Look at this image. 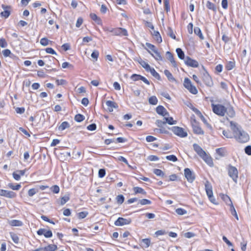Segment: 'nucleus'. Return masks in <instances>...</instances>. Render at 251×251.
I'll list each match as a JSON object with an SVG mask.
<instances>
[{"label":"nucleus","mask_w":251,"mask_h":251,"mask_svg":"<svg viewBox=\"0 0 251 251\" xmlns=\"http://www.w3.org/2000/svg\"><path fill=\"white\" fill-rule=\"evenodd\" d=\"M164 4V9L167 12L170 10V0H163Z\"/></svg>","instance_id":"46"},{"label":"nucleus","mask_w":251,"mask_h":251,"mask_svg":"<svg viewBox=\"0 0 251 251\" xmlns=\"http://www.w3.org/2000/svg\"><path fill=\"white\" fill-rule=\"evenodd\" d=\"M216 153L221 156H225L224 149V148H218L216 150Z\"/></svg>","instance_id":"58"},{"label":"nucleus","mask_w":251,"mask_h":251,"mask_svg":"<svg viewBox=\"0 0 251 251\" xmlns=\"http://www.w3.org/2000/svg\"><path fill=\"white\" fill-rule=\"evenodd\" d=\"M96 128L97 125L95 123L91 124L87 127V129L90 131H94L96 129Z\"/></svg>","instance_id":"59"},{"label":"nucleus","mask_w":251,"mask_h":251,"mask_svg":"<svg viewBox=\"0 0 251 251\" xmlns=\"http://www.w3.org/2000/svg\"><path fill=\"white\" fill-rule=\"evenodd\" d=\"M99 55V52L97 50H94L91 53V56L92 57V58L95 59V60H97Z\"/></svg>","instance_id":"54"},{"label":"nucleus","mask_w":251,"mask_h":251,"mask_svg":"<svg viewBox=\"0 0 251 251\" xmlns=\"http://www.w3.org/2000/svg\"><path fill=\"white\" fill-rule=\"evenodd\" d=\"M42 251H55L57 249L56 245L50 244L47 247L41 248Z\"/></svg>","instance_id":"18"},{"label":"nucleus","mask_w":251,"mask_h":251,"mask_svg":"<svg viewBox=\"0 0 251 251\" xmlns=\"http://www.w3.org/2000/svg\"><path fill=\"white\" fill-rule=\"evenodd\" d=\"M171 129L175 134L180 137L184 138L187 137L188 135L187 132L185 131L182 127L175 126L172 127Z\"/></svg>","instance_id":"5"},{"label":"nucleus","mask_w":251,"mask_h":251,"mask_svg":"<svg viewBox=\"0 0 251 251\" xmlns=\"http://www.w3.org/2000/svg\"><path fill=\"white\" fill-rule=\"evenodd\" d=\"M184 236L187 238H191L195 236V234L192 232H187L184 234Z\"/></svg>","instance_id":"62"},{"label":"nucleus","mask_w":251,"mask_h":251,"mask_svg":"<svg viewBox=\"0 0 251 251\" xmlns=\"http://www.w3.org/2000/svg\"><path fill=\"white\" fill-rule=\"evenodd\" d=\"M165 75L167 77L168 79L171 82L176 81V79L174 78L172 74L168 70H165L164 71Z\"/></svg>","instance_id":"23"},{"label":"nucleus","mask_w":251,"mask_h":251,"mask_svg":"<svg viewBox=\"0 0 251 251\" xmlns=\"http://www.w3.org/2000/svg\"><path fill=\"white\" fill-rule=\"evenodd\" d=\"M193 111H194L198 116H199L201 118V120L202 121V122L205 125H206L207 127L211 128H212L211 125H209L207 122L206 120L205 119V118L204 117V116L202 115V114H201V113L199 109H198L197 108H194V109H193Z\"/></svg>","instance_id":"16"},{"label":"nucleus","mask_w":251,"mask_h":251,"mask_svg":"<svg viewBox=\"0 0 251 251\" xmlns=\"http://www.w3.org/2000/svg\"><path fill=\"white\" fill-rule=\"evenodd\" d=\"M1 7L4 10V11L0 13V15L1 17H4L5 19L7 18L11 13V6L9 5H6L4 4H2Z\"/></svg>","instance_id":"12"},{"label":"nucleus","mask_w":251,"mask_h":251,"mask_svg":"<svg viewBox=\"0 0 251 251\" xmlns=\"http://www.w3.org/2000/svg\"><path fill=\"white\" fill-rule=\"evenodd\" d=\"M222 199L228 205H231L232 204V202L230 198L227 195L225 194H222L221 195Z\"/></svg>","instance_id":"28"},{"label":"nucleus","mask_w":251,"mask_h":251,"mask_svg":"<svg viewBox=\"0 0 251 251\" xmlns=\"http://www.w3.org/2000/svg\"><path fill=\"white\" fill-rule=\"evenodd\" d=\"M105 30H108L112 33L113 35L127 36L128 35L127 30L123 28H118L109 30L108 28H104Z\"/></svg>","instance_id":"6"},{"label":"nucleus","mask_w":251,"mask_h":251,"mask_svg":"<svg viewBox=\"0 0 251 251\" xmlns=\"http://www.w3.org/2000/svg\"><path fill=\"white\" fill-rule=\"evenodd\" d=\"M176 52L177 53L178 57L180 59H181V60H182V59L185 60V57H186L185 56L184 52L181 49H180V48H177L176 49Z\"/></svg>","instance_id":"26"},{"label":"nucleus","mask_w":251,"mask_h":251,"mask_svg":"<svg viewBox=\"0 0 251 251\" xmlns=\"http://www.w3.org/2000/svg\"><path fill=\"white\" fill-rule=\"evenodd\" d=\"M139 63L147 72H149V70L151 68L149 64L146 63L145 61L141 60V61L139 62Z\"/></svg>","instance_id":"38"},{"label":"nucleus","mask_w":251,"mask_h":251,"mask_svg":"<svg viewBox=\"0 0 251 251\" xmlns=\"http://www.w3.org/2000/svg\"><path fill=\"white\" fill-rule=\"evenodd\" d=\"M201 158H202L205 162L208 164L209 166H211L213 165V160L212 158L209 156L208 154H206L205 152V155H202L201 157Z\"/></svg>","instance_id":"19"},{"label":"nucleus","mask_w":251,"mask_h":251,"mask_svg":"<svg viewBox=\"0 0 251 251\" xmlns=\"http://www.w3.org/2000/svg\"><path fill=\"white\" fill-rule=\"evenodd\" d=\"M184 63L187 66L189 67L193 68H197L199 67L198 62L197 60L191 58L188 56H187L185 57Z\"/></svg>","instance_id":"10"},{"label":"nucleus","mask_w":251,"mask_h":251,"mask_svg":"<svg viewBox=\"0 0 251 251\" xmlns=\"http://www.w3.org/2000/svg\"><path fill=\"white\" fill-rule=\"evenodd\" d=\"M69 124L67 122H63L61 123V124L58 126V130L60 131L64 130L67 127H69Z\"/></svg>","instance_id":"35"},{"label":"nucleus","mask_w":251,"mask_h":251,"mask_svg":"<svg viewBox=\"0 0 251 251\" xmlns=\"http://www.w3.org/2000/svg\"><path fill=\"white\" fill-rule=\"evenodd\" d=\"M149 102L150 104L151 105H156L157 104L158 100L156 96H152L149 98Z\"/></svg>","instance_id":"33"},{"label":"nucleus","mask_w":251,"mask_h":251,"mask_svg":"<svg viewBox=\"0 0 251 251\" xmlns=\"http://www.w3.org/2000/svg\"><path fill=\"white\" fill-rule=\"evenodd\" d=\"M245 153L248 155H251V146L248 145L246 146L244 149Z\"/></svg>","instance_id":"64"},{"label":"nucleus","mask_w":251,"mask_h":251,"mask_svg":"<svg viewBox=\"0 0 251 251\" xmlns=\"http://www.w3.org/2000/svg\"><path fill=\"white\" fill-rule=\"evenodd\" d=\"M90 16L91 19L94 21L98 25H100L102 24L101 20L95 13H91Z\"/></svg>","instance_id":"21"},{"label":"nucleus","mask_w":251,"mask_h":251,"mask_svg":"<svg viewBox=\"0 0 251 251\" xmlns=\"http://www.w3.org/2000/svg\"><path fill=\"white\" fill-rule=\"evenodd\" d=\"M206 6L208 9L212 10L214 12H216L217 11L216 5L209 0L207 1Z\"/></svg>","instance_id":"25"},{"label":"nucleus","mask_w":251,"mask_h":251,"mask_svg":"<svg viewBox=\"0 0 251 251\" xmlns=\"http://www.w3.org/2000/svg\"><path fill=\"white\" fill-rule=\"evenodd\" d=\"M205 189L209 201L213 203H216V200L213 195L212 187L208 181L205 183Z\"/></svg>","instance_id":"4"},{"label":"nucleus","mask_w":251,"mask_h":251,"mask_svg":"<svg viewBox=\"0 0 251 251\" xmlns=\"http://www.w3.org/2000/svg\"><path fill=\"white\" fill-rule=\"evenodd\" d=\"M230 210L231 214L233 216H234L237 220H238V217L237 212L236 211V210H235L233 204H231V205H230Z\"/></svg>","instance_id":"42"},{"label":"nucleus","mask_w":251,"mask_h":251,"mask_svg":"<svg viewBox=\"0 0 251 251\" xmlns=\"http://www.w3.org/2000/svg\"><path fill=\"white\" fill-rule=\"evenodd\" d=\"M106 105L108 107H112L113 108H118V104L116 102L111 101V100H107L106 101Z\"/></svg>","instance_id":"36"},{"label":"nucleus","mask_w":251,"mask_h":251,"mask_svg":"<svg viewBox=\"0 0 251 251\" xmlns=\"http://www.w3.org/2000/svg\"><path fill=\"white\" fill-rule=\"evenodd\" d=\"M38 191L34 188L30 189L28 191V195L30 197L33 196L35 195Z\"/></svg>","instance_id":"63"},{"label":"nucleus","mask_w":251,"mask_h":251,"mask_svg":"<svg viewBox=\"0 0 251 251\" xmlns=\"http://www.w3.org/2000/svg\"><path fill=\"white\" fill-rule=\"evenodd\" d=\"M235 67V63L232 61H229L226 65V69L227 70H231Z\"/></svg>","instance_id":"50"},{"label":"nucleus","mask_w":251,"mask_h":251,"mask_svg":"<svg viewBox=\"0 0 251 251\" xmlns=\"http://www.w3.org/2000/svg\"><path fill=\"white\" fill-rule=\"evenodd\" d=\"M230 126L233 132V137L237 142L244 143L249 140V134L241 126H238L236 123L231 121Z\"/></svg>","instance_id":"1"},{"label":"nucleus","mask_w":251,"mask_h":251,"mask_svg":"<svg viewBox=\"0 0 251 251\" xmlns=\"http://www.w3.org/2000/svg\"><path fill=\"white\" fill-rule=\"evenodd\" d=\"M51 191L57 194L59 192L60 188L58 185H55L52 186L50 188Z\"/></svg>","instance_id":"55"},{"label":"nucleus","mask_w":251,"mask_h":251,"mask_svg":"<svg viewBox=\"0 0 251 251\" xmlns=\"http://www.w3.org/2000/svg\"><path fill=\"white\" fill-rule=\"evenodd\" d=\"M117 202L118 204H121L125 200V197L123 195H119L116 197Z\"/></svg>","instance_id":"45"},{"label":"nucleus","mask_w":251,"mask_h":251,"mask_svg":"<svg viewBox=\"0 0 251 251\" xmlns=\"http://www.w3.org/2000/svg\"><path fill=\"white\" fill-rule=\"evenodd\" d=\"M10 236L13 240V241L15 243V244H18L19 242V237L17 236V235L14 233H13V232H10Z\"/></svg>","instance_id":"37"},{"label":"nucleus","mask_w":251,"mask_h":251,"mask_svg":"<svg viewBox=\"0 0 251 251\" xmlns=\"http://www.w3.org/2000/svg\"><path fill=\"white\" fill-rule=\"evenodd\" d=\"M194 33L195 34L199 36L201 39L203 40L204 39V36L202 34L201 31L199 27H195L194 28Z\"/></svg>","instance_id":"31"},{"label":"nucleus","mask_w":251,"mask_h":251,"mask_svg":"<svg viewBox=\"0 0 251 251\" xmlns=\"http://www.w3.org/2000/svg\"><path fill=\"white\" fill-rule=\"evenodd\" d=\"M0 46L1 48H6L7 46V43L5 39L3 38L0 39Z\"/></svg>","instance_id":"56"},{"label":"nucleus","mask_w":251,"mask_h":251,"mask_svg":"<svg viewBox=\"0 0 251 251\" xmlns=\"http://www.w3.org/2000/svg\"><path fill=\"white\" fill-rule=\"evenodd\" d=\"M141 77V75L136 74H134L131 75V76L130 77V78L133 81H138V80H140Z\"/></svg>","instance_id":"51"},{"label":"nucleus","mask_w":251,"mask_h":251,"mask_svg":"<svg viewBox=\"0 0 251 251\" xmlns=\"http://www.w3.org/2000/svg\"><path fill=\"white\" fill-rule=\"evenodd\" d=\"M166 158L167 160L172 161L173 162H176L177 161L176 156L173 154L166 156Z\"/></svg>","instance_id":"49"},{"label":"nucleus","mask_w":251,"mask_h":251,"mask_svg":"<svg viewBox=\"0 0 251 251\" xmlns=\"http://www.w3.org/2000/svg\"><path fill=\"white\" fill-rule=\"evenodd\" d=\"M138 203L143 205L147 204H151V201L148 199H143L142 200H139L138 201Z\"/></svg>","instance_id":"41"},{"label":"nucleus","mask_w":251,"mask_h":251,"mask_svg":"<svg viewBox=\"0 0 251 251\" xmlns=\"http://www.w3.org/2000/svg\"><path fill=\"white\" fill-rule=\"evenodd\" d=\"M226 113L227 115L230 118H233L235 115V112L233 107L230 105L226 107Z\"/></svg>","instance_id":"17"},{"label":"nucleus","mask_w":251,"mask_h":251,"mask_svg":"<svg viewBox=\"0 0 251 251\" xmlns=\"http://www.w3.org/2000/svg\"><path fill=\"white\" fill-rule=\"evenodd\" d=\"M168 35L170 37H171L172 39L176 40V36L175 34L174 33L172 28L171 27H168Z\"/></svg>","instance_id":"47"},{"label":"nucleus","mask_w":251,"mask_h":251,"mask_svg":"<svg viewBox=\"0 0 251 251\" xmlns=\"http://www.w3.org/2000/svg\"><path fill=\"white\" fill-rule=\"evenodd\" d=\"M98 175L100 178L103 177L105 175V170L104 169H100L99 170Z\"/></svg>","instance_id":"60"},{"label":"nucleus","mask_w":251,"mask_h":251,"mask_svg":"<svg viewBox=\"0 0 251 251\" xmlns=\"http://www.w3.org/2000/svg\"><path fill=\"white\" fill-rule=\"evenodd\" d=\"M187 89L189 91L193 94L195 95L198 93V90H197L196 87L193 85H191L188 88H187Z\"/></svg>","instance_id":"40"},{"label":"nucleus","mask_w":251,"mask_h":251,"mask_svg":"<svg viewBox=\"0 0 251 251\" xmlns=\"http://www.w3.org/2000/svg\"><path fill=\"white\" fill-rule=\"evenodd\" d=\"M202 80L206 86L208 87H212L213 86V82L212 78L206 71L203 74Z\"/></svg>","instance_id":"11"},{"label":"nucleus","mask_w":251,"mask_h":251,"mask_svg":"<svg viewBox=\"0 0 251 251\" xmlns=\"http://www.w3.org/2000/svg\"><path fill=\"white\" fill-rule=\"evenodd\" d=\"M166 111V109L162 105H158L156 108V113L161 116L163 115V113Z\"/></svg>","instance_id":"30"},{"label":"nucleus","mask_w":251,"mask_h":251,"mask_svg":"<svg viewBox=\"0 0 251 251\" xmlns=\"http://www.w3.org/2000/svg\"><path fill=\"white\" fill-rule=\"evenodd\" d=\"M133 190L135 194H141L145 196L147 195V192L141 187H134Z\"/></svg>","instance_id":"24"},{"label":"nucleus","mask_w":251,"mask_h":251,"mask_svg":"<svg viewBox=\"0 0 251 251\" xmlns=\"http://www.w3.org/2000/svg\"><path fill=\"white\" fill-rule=\"evenodd\" d=\"M9 224L11 226H20L23 225V223L20 220H12L9 222Z\"/></svg>","instance_id":"29"},{"label":"nucleus","mask_w":251,"mask_h":251,"mask_svg":"<svg viewBox=\"0 0 251 251\" xmlns=\"http://www.w3.org/2000/svg\"><path fill=\"white\" fill-rule=\"evenodd\" d=\"M148 52L151 55V56L157 61H162L163 58L161 55L160 53L157 51H156L155 53L153 54L151 52L150 50H148Z\"/></svg>","instance_id":"27"},{"label":"nucleus","mask_w":251,"mask_h":251,"mask_svg":"<svg viewBox=\"0 0 251 251\" xmlns=\"http://www.w3.org/2000/svg\"><path fill=\"white\" fill-rule=\"evenodd\" d=\"M191 125L193 128V132L198 135L204 134V131L199 126V124L197 122L196 120L194 119L191 122Z\"/></svg>","instance_id":"7"},{"label":"nucleus","mask_w":251,"mask_h":251,"mask_svg":"<svg viewBox=\"0 0 251 251\" xmlns=\"http://www.w3.org/2000/svg\"><path fill=\"white\" fill-rule=\"evenodd\" d=\"M228 175L232 179L233 181L237 183L238 177V172L235 167L229 165L228 166Z\"/></svg>","instance_id":"3"},{"label":"nucleus","mask_w":251,"mask_h":251,"mask_svg":"<svg viewBox=\"0 0 251 251\" xmlns=\"http://www.w3.org/2000/svg\"><path fill=\"white\" fill-rule=\"evenodd\" d=\"M194 150L200 156L205 155V151L197 144L195 143L193 145Z\"/></svg>","instance_id":"14"},{"label":"nucleus","mask_w":251,"mask_h":251,"mask_svg":"<svg viewBox=\"0 0 251 251\" xmlns=\"http://www.w3.org/2000/svg\"><path fill=\"white\" fill-rule=\"evenodd\" d=\"M0 196L10 199H13L16 197V194L13 191L0 189Z\"/></svg>","instance_id":"13"},{"label":"nucleus","mask_w":251,"mask_h":251,"mask_svg":"<svg viewBox=\"0 0 251 251\" xmlns=\"http://www.w3.org/2000/svg\"><path fill=\"white\" fill-rule=\"evenodd\" d=\"M165 121V123H168L170 125H175L176 121H174L173 117H164L163 119Z\"/></svg>","instance_id":"32"},{"label":"nucleus","mask_w":251,"mask_h":251,"mask_svg":"<svg viewBox=\"0 0 251 251\" xmlns=\"http://www.w3.org/2000/svg\"><path fill=\"white\" fill-rule=\"evenodd\" d=\"M153 173L157 176L163 177L165 176V173L161 170L158 169H155L153 170Z\"/></svg>","instance_id":"34"},{"label":"nucleus","mask_w":251,"mask_h":251,"mask_svg":"<svg viewBox=\"0 0 251 251\" xmlns=\"http://www.w3.org/2000/svg\"><path fill=\"white\" fill-rule=\"evenodd\" d=\"M152 35L153 36L154 39L158 43H160L162 42V40L161 36L158 31H153V33H152Z\"/></svg>","instance_id":"20"},{"label":"nucleus","mask_w":251,"mask_h":251,"mask_svg":"<svg viewBox=\"0 0 251 251\" xmlns=\"http://www.w3.org/2000/svg\"><path fill=\"white\" fill-rule=\"evenodd\" d=\"M69 200V197L67 196H65L61 198L60 203L61 205H64Z\"/></svg>","instance_id":"53"},{"label":"nucleus","mask_w":251,"mask_h":251,"mask_svg":"<svg viewBox=\"0 0 251 251\" xmlns=\"http://www.w3.org/2000/svg\"><path fill=\"white\" fill-rule=\"evenodd\" d=\"M176 212L179 215H183L187 213V211L184 209L178 208L176 209Z\"/></svg>","instance_id":"48"},{"label":"nucleus","mask_w":251,"mask_h":251,"mask_svg":"<svg viewBox=\"0 0 251 251\" xmlns=\"http://www.w3.org/2000/svg\"><path fill=\"white\" fill-rule=\"evenodd\" d=\"M8 186L10 188H11L14 190H18L21 187V185L20 184H18L14 185L12 183H9Z\"/></svg>","instance_id":"43"},{"label":"nucleus","mask_w":251,"mask_h":251,"mask_svg":"<svg viewBox=\"0 0 251 251\" xmlns=\"http://www.w3.org/2000/svg\"><path fill=\"white\" fill-rule=\"evenodd\" d=\"M37 233L39 235H42L44 234L45 237L46 238H50L52 237V233L51 230H49L48 231H46V229L44 228H40L37 231Z\"/></svg>","instance_id":"15"},{"label":"nucleus","mask_w":251,"mask_h":251,"mask_svg":"<svg viewBox=\"0 0 251 251\" xmlns=\"http://www.w3.org/2000/svg\"><path fill=\"white\" fill-rule=\"evenodd\" d=\"M212 110L216 115L220 116H224L226 113V107L220 104H212Z\"/></svg>","instance_id":"2"},{"label":"nucleus","mask_w":251,"mask_h":251,"mask_svg":"<svg viewBox=\"0 0 251 251\" xmlns=\"http://www.w3.org/2000/svg\"><path fill=\"white\" fill-rule=\"evenodd\" d=\"M131 223L130 218H124L123 217H119L114 222L116 226H123L126 225H129Z\"/></svg>","instance_id":"9"},{"label":"nucleus","mask_w":251,"mask_h":251,"mask_svg":"<svg viewBox=\"0 0 251 251\" xmlns=\"http://www.w3.org/2000/svg\"><path fill=\"white\" fill-rule=\"evenodd\" d=\"M149 72L151 73V75L154 77L156 79L158 80H161V78L159 74L153 68H151V69L149 70Z\"/></svg>","instance_id":"22"},{"label":"nucleus","mask_w":251,"mask_h":251,"mask_svg":"<svg viewBox=\"0 0 251 251\" xmlns=\"http://www.w3.org/2000/svg\"><path fill=\"white\" fill-rule=\"evenodd\" d=\"M49 40L47 38H43L40 40V44L44 46H46L49 44Z\"/></svg>","instance_id":"57"},{"label":"nucleus","mask_w":251,"mask_h":251,"mask_svg":"<svg viewBox=\"0 0 251 251\" xmlns=\"http://www.w3.org/2000/svg\"><path fill=\"white\" fill-rule=\"evenodd\" d=\"M157 131L159 132L160 133H164V134H169V131L166 129V128L164 127H160L159 129H156Z\"/></svg>","instance_id":"61"},{"label":"nucleus","mask_w":251,"mask_h":251,"mask_svg":"<svg viewBox=\"0 0 251 251\" xmlns=\"http://www.w3.org/2000/svg\"><path fill=\"white\" fill-rule=\"evenodd\" d=\"M223 134L227 138H232L233 137V134L231 133V132L229 130H224L223 131Z\"/></svg>","instance_id":"39"},{"label":"nucleus","mask_w":251,"mask_h":251,"mask_svg":"<svg viewBox=\"0 0 251 251\" xmlns=\"http://www.w3.org/2000/svg\"><path fill=\"white\" fill-rule=\"evenodd\" d=\"M142 242L143 243L145 246V248H148L151 244V240L150 238H145L142 240Z\"/></svg>","instance_id":"52"},{"label":"nucleus","mask_w":251,"mask_h":251,"mask_svg":"<svg viewBox=\"0 0 251 251\" xmlns=\"http://www.w3.org/2000/svg\"><path fill=\"white\" fill-rule=\"evenodd\" d=\"M184 174L189 182L192 183L195 179V175L194 173L189 168H185L184 170Z\"/></svg>","instance_id":"8"},{"label":"nucleus","mask_w":251,"mask_h":251,"mask_svg":"<svg viewBox=\"0 0 251 251\" xmlns=\"http://www.w3.org/2000/svg\"><path fill=\"white\" fill-rule=\"evenodd\" d=\"M192 84V82L190 79L188 78H185L184 80L183 85L185 88H188L189 86H190Z\"/></svg>","instance_id":"44"}]
</instances>
